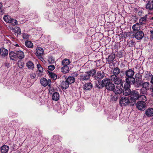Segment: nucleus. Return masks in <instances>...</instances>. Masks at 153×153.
Wrapping results in <instances>:
<instances>
[{
  "label": "nucleus",
  "instance_id": "obj_55",
  "mask_svg": "<svg viewBox=\"0 0 153 153\" xmlns=\"http://www.w3.org/2000/svg\"><path fill=\"white\" fill-rule=\"evenodd\" d=\"M42 55H37L36 56H37L38 58L41 61H42L43 60H44V59L43 58L42 56Z\"/></svg>",
  "mask_w": 153,
  "mask_h": 153
},
{
  "label": "nucleus",
  "instance_id": "obj_3",
  "mask_svg": "<svg viewBox=\"0 0 153 153\" xmlns=\"http://www.w3.org/2000/svg\"><path fill=\"white\" fill-rule=\"evenodd\" d=\"M105 87L108 91H113L115 89V85L111 81L110 79L105 78Z\"/></svg>",
  "mask_w": 153,
  "mask_h": 153
},
{
  "label": "nucleus",
  "instance_id": "obj_58",
  "mask_svg": "<svg viewBox=\"0 0 153 153\" xmlns=\"http://www.w3.org/2000/svg\"><path fill=\"white\" fill-rule=\"evenodd\" d=\"M4 66L7 68H8L9 66V64L8 62H5L4 63Z\"/></svg>",
  "mask_w": 153,
  "mask_h": 153
},
{
  "label": "nucleus",
  "instance_id": "obj_5",
  "mask_svg": "<svg viewBox=\"0 0 153 153\" xmlns=\"http://www.w3.org/2000/svg\"><path fill=\"white\" fill-rule=\"evenodd\" d=\"M143 81L142 78H139L138 77H137L136 79L134 78L131 81L132 85L136 88L142 87Z\"/></svg>",
  "mask_w": 153,
  "mask_h": 153
},
{
  "label": "nucleus",
  "instance_id": "obj_19",
  "mask_svg": "<svg viewBox=\"0 0 153 153\" xmlns=\"http://www.w3.org/2000/svg\"><path fill=\"white\" fill-rule=\"evenodd\" d=\"M9 57L10 59L13 61H15L17 59L16 51V52L11 51L9 53Z\"/></svg>",
  "mask_w": 153,
  "mask_h": 153
},
{
  "label": "nucleus",
  "instance_id": "obj_24",
  "mask_svg": "<svg viewBox=\"0 0 153 153\" xmlns=\"http://www.w3.org/2000/svg\"><path fill=\"white\" fill-rule=\"evenodd\" d=\"M147 15H146L142 17L139 20V22L141 25L146 24L147 22Z\"/></svg>",
  "mask_w": 153,
  "mask_h": 153
},
{
  "label": "nucleus",
  "instance_id": "obj_56",
  "mask_svg": "<svg viewBox=\"0 0 153 153\" xmlns=\"http://www.w3.org/2000/svg\"><path fill=\"white\" fill-rule=\"evenodd\" d=\"M143 13V11L142 10H141L139 11L138 12V14L139 16H141L142 15V14Z\"/></svg>",
  "mask_w": 153,
  "mask_h": 153
},
{
  "label": "nucleus",
  "instance_id": "obj_23",
  "mask_svg": "<svg viewBox=\"0 0 153 153\" xmlns=\"http://www.w3.org/2000/svg\"><path fill=\"white\" fill-rule=\"evenodd\" d=\"M48 87V90L50 94H52L53 93L56 92L57 88H55L54 87L51 86V82H50V85H49Z\"/></svg>",
  "mask_w": 153,
  "mask_h": 153
},
{
  "label": "nucleus",
  "instance_id": "obj_2",
  "mask_svg": "<svg viewBox=\"0 0 153 153\" xmlns=\"http://www.w3.org/2000/svg\"><path fill=\"white\" fill-rule=\"evenodd\" d=\"M131 102L130 100L129 97H121V98L120 99L119 104L121 107L124 106H126L129 104L130 106Z\"/></svg>",
  "mask_w": 153,
  "mask_h": 153
},
{
  "label": "nucleus",
  "instance_id": "obj_27",
  "mask_svg": "<svg viewBox=\"0 0 153 153\" xmlns=\"http://www.w3.org/2000/svg\"><path fill=\"white\" fill-rule=\"evenodd\" d=\"M36 55H43L44 53V51L42 48L40 47H37L36 49Z\"/></svg>",
  "mask_w": 153,
  "mask_h": 153
},
{
  "label": "nucleus",
  "instance_id": "obj_54",
  "mask_svg": "<svg viewBox=\"0 0 153 153\" xmlns=\"http://www.w3.org/2000/svg\"><path fill=\"white\" fill-rule=\"evenodd\" d=\"M135 79H136L137 77H138L139 78H142L141 75L140 74H137L135 75Z\"/></svg>",
  "mask_w": 153,
  "mask_h": 153
},
{
  "label": "nucleus",
  "instance_id": "obj_22",
  "mask_svg": "<svg viewBox=\"0 0 153 153\" xmlns=\"http://www.w3.org/2000/svg\"><path fill=\"white\" fill-rule=\"evenodd\" d=\"M146 115L149 117L153 116V108H148L145 111Z\"/></svg>",
  "mask_w": 153,
  "mask_h": 153
},
{
  "label": "nucleus",
  "instance_id": "obj_63",
  "mask_svg": "<svg viewBox=\"0 0 153 153\" xmlns=\"http://www.w3.org/2000/svg\"><path fill=\"white\" fill-rule=\"evenodd\" d=\"M15 46L16 47H19V45L17 44H16Z\"/></svg>",
  "mask_w": 153,
  "mask_h": 153
},
{
  "label": "nucleus",
  "instance_id": "obj_47",
  "mask_svg": "<svg viewBox=\"0 0 153 153\" xmlns=\"http://www.w3.org/2000/svg\"><path fill=\"white\" fill-rule=\"evenodd\" d=\"M55 66L53 65H50L48 66V69L50 71H53L55 69Z\"/></svg>",
  "mask_w": 153,
  "mask_h": 153
},
{
  "label": "nucleus",
  "instance_id": "obj_35",
  "mask_svg": "<svg viewBox=\"0 0 153 153\" xmlns=\"http://www.w3.org/2000/svg\"><path fill=\"white\" fill-rule=\"evenodd\" d=\"M66 80L69 83V84H71L73 83L75 81V79L73 76H68Z\"/></svg>",
  "mask_w": 153,
  "mask_h": 153
},
{
  "label": "nucleus",
  "instance_id": "obj_16",
  "mask_svg": "<svg viewBox=\"0 0 153 153\" xmlns=\"http://www.w3.org/2000/svg\"><path fill=\"white\" fill-rule=\"evenodd\" d=\"M141 25L137 23L133 25L132 29L134 32L139 31L140 30Z\"/></svg>",
  "mask_w": 153,
  "mask_h": 153
},
{
  "label": "nucleus",
  "instance_id": "obj_40",
  "mask_svg": "<svg viewBox=\"0 0 153 153\" xmlns=\"http://www.w3.org/2000/svg\"><path fill=\"white\" fill-rule=\"evenodd\" d=\"M121 95L115 94L114 95L112 98V100L116 101L118 99L121 98Z\"/></svg>",
  "mask_w": 153,
  "mask_h": 153
},
{
  "label": "nucleus",
  "instance_id": "obj_57",
  "mask_svg": "<svg viewBox=\"0 0 153 153\" xmlns=\"http://www.w3.org/2000/svg\"><path fill=\"white\" fill-rule=\"evenodd\" d=\"M17 31V32L18 33V34H20L21 33V31L20 28V27H18Z\"/></svg>",
  "mask_w": 153,
  "mask_h": 153
},
{
  "label": "nucleus",
  "instance_id": "obj_1",
  "mask_svg": "<svg viewBox=\"0 0 153 153\" xmlns=\"http://www.w3.org/2000/svg\"><path fill=\"white\" fill-rule=\"evenodd\" d=\"M143 94L139 89H135L131 91V92L129 96L131 102V105L132 106H134L136 105V101L137 100H141L146 101V97Z\"/></svg>",
  "mask_w": 153,
  "mask_h": 153
},
{
  "label": "nucleus",
  "instance_id": "obj_4",
  "mask_svg": "<svg viewBox=\"0 0 153 153\" xmlns=\"http://www.w3.org/2000/svg\"><path fill=\"white\" fill-rule=\"evenodd\" d=\"M135 72L132 69H129L126 71L125 79L130 81L133 80L135 78L134 77Z\"/></svg>",
  "mask_w": 153,
  "mask_h": 153
},
{
  "label": "nucleus",
  "instance_id": "obj_45",
  "mask_svg": "<svg viewBox=\"0 0 153 153\" xmlns=\"http://www.w3.org/2000/svg\"><path fill=\"white\" fill-rule=\"evenodd\" d=\"M11 17L8 16H4L3 19L5 22H9L10 19H11Z\"/></svg>",
  "mask_w": 153,
  "mask_h": 153
},
{
  "label": "nucleus",
  "instance_id": "obj_42",
  "mask_svg": "<svg viewBox=\"0 0 153 153\" xmlns=\"http://www.w3.org/2000/svg\"><path fill=\"white\" fill-rule=\"evenodd\" d=\"M48 60L50 64H52L55 62V59L52 56H50L48 58Z\"/></svg>",
  "mask_w": 153,
  "mask_h": 153
},
{
  "label": "nucleus",
  "instance_id": "obj_18",
  "mask_svg": "<svg viewBox=\"0 0 153 153\" xmlns=\"http://www.w3.org/2000/svg\"><path fill=\"white\" fill-rule=\"evenodd\" d=\"M69 83L65 80V81H63L61 82V87L62 90L64 89H66L68 88L69 85Z\"/></svg>",
  "mask_w": 153,
  "mask_h": 153
},
{
  "label": "nucleus",
  "instance_id": "obj_9",
  "mask_svg": "<svg viewBox=\"0 0 153 153\" xmlns=\"http://www.w3.org/2000/svg\"><path fill=\"white\" fill-rule=\"evenodd\" d=\"M110 78L112 81L114 82L115 84H117V85H120L122 82V80L120 79L117 76V75H116L113 74L111 76Z\"/></svg>",
  "mask_w": 153,
  "mask_h": 153
},
{
  "label": "nucleus",
  "instance_id": "obj_28",
  "mask_svg": "<svg viewBox=\"0 0 153 153\" xmlns=\"http://www.w3.org/2000/svg\"><path fill=\"white\" fill-rule=\"evenodd\" d=\"M59 99V94L57 92H54L52 94V99L55 101H58Z\"/></svg>",
  "mask_w": 153,
  "mask_h": 153
},
{
  "label": "nucleus",
  "instance_id": "obj_33",
  "mask_svg": "<svg viewBox=\"0 0 153 153\" xmlns=\"http://www.w3.org/2000/svg\"><path fill=\"white\" fill-rule=\"evenodd\" d=\"M87 72L88 74H89L90 76H94L95 77V76H96V74L97 73V69H93L89 71H87Z\"/></svg>",
  "mask_w": 153,
  "mask_h": 153
},
{
  "label": "nucleus",
  "instance_id": "obj_39",
  "mask_svg": "<svg viewBox=\"0 0 153 153\" xmlns=\"http://www.w3.org/2000/svg\"><path fill=\"white\" fill-rule=\"evenodd\" d=\"M62 139V137H59L58 136L56 135L53 137V141L55 142V143H58Z\"/></svg>",
  "mask_w": 153,
  "mask_h": 153
},
{
  "label": "nucleus",
  "instance_id": "obj_13",
  "mask_svg": "<svg viewBox=\"0 0 153 153\" xmlns=\"http://www.w3.org/2000/svg\"><path fill=\"white\" fill-rule=\"evenodd\" d=\"M142 84V88L140 90L143 94H144L145 93V91H144V89L146 91L149 89L150 83L149 82H144L143 81Z\"/></svg>",
  "mask_w": 153,
  "mask_h": 153
},
{
  "label": "nucleus",
  "instance_id": "obj_53",
  "mask_svg": "<svg viewBox=\"0 0 153 153\" xmlns=\"http://www.w3.org/2000/svg\"><path fill=\"white\" fill-rule=\"evenodd\" d=\"M135 42H134L133 41H131L130 42V45H129L131 47H132L133 46L135 45Z\"/></svg>",
  "mask_w": 153,
  "mask_h": 153
},
{
  "label": "nucleus",
  "instance_id": "obj_32",
  "mask_svg": "<svg viewBox=\"0 0 153 153\" xmlns=\"http://www.w3.org/2000/svg\"><path fill=\"white\" fill-rule=\"evenodd\" d=\"M131 91L130 88L125 89L123 90V95H125L126 96H127L129 95L130 96V95L131 94Z\"/></svg>",
  "mask_w": 153,
  "mask_h": 153
},
{
  "label": "nucleus",
  "instance_id": "obj_43",
  "mask_svg": "<svg viewBox=\"0 0 153 153\" xmlns=\"http://www.w3.org/2000/svg\"><path fill=\"white\" fill-rule=\"evenodd\" d=\"M37 68H38V70L36 71L37 72H41L42 71H43V68L41 66V65L39 63L37 65Z\"/></svg>",
  "mask_w": 153,
  "mask_h": 153
},
{
  "label": "nucleus",
  "instance_id": "obj_7",
  "mask_svg": "<svg viewBox=\"0 0 153 153\" xmlns=\"http://www.w3.org/2000/svg\"><path fill=\"white\" fill-rule=\"evenodd\" d=\"M144 36V32L141 30H140L133 33V36L138 40L142 39Z\"/></svg>",
  "mask_w": 153,
  "mask_h": 153
},
{
  "label": "nucleus",
  "instance_id": "obj_15",
  "mask_svg": "<svg viewBox=\"0 0 153 153\" xmlns=\"http://www.w3.org/2000/svg\"><path fill=\"white\" fill-rule=\"evenodd\" d=\"M105 73L103 71H98L97 72L96 76H95V78L96 79H97L101 80L103 79L105 77Z\"/></svg>",
  "mask_w": 153,
  "mask_h": 153
},
{
  "label": "nucleus",
  "instance_id": "obj_38",
  "mask_svg": "<svg viewBox=\"0 0 153 153\" xmlns=\"http://www.w3.org/2000/svg\"><path fill=\"white\" fill-rule=\"evenodd\" d=\"M69 71V69L68 65L63 66L62 68V71L64 74L68 73Z\"/></svg>",
  "mask_w": 153,
  "mask_h": 153
},
{
  "label": "nucleus",
  "instance_id": "obj_36",
  "mask_svg": "<svg viewBox=\"0 0 153 153\" xmlns=\"http://www.w3.org/2000/svg\"><path fill=\"white\" fill-rule=\"evenodd\" d=\"M25 45L28 48H32L33 47V45L32 42L30 41L27 40L25 43Z\"/></svg>",
  "mask_w": 153,
  "mask_h": 153
},
{
  "label": "nucleus",
  "instance_id": "obj_25",
  "mask_svg": "<svg viewBox=\"0 0 153 153\" xmlns=\"http://www.w3.org/2000/svg\"><path fill=\"white\" fill-rule=\"evenodd\" d=\"M47 72L48 73V75L50 77L53 79V80L56 79L57 76L55 73L48 70H47Z\"/></svg>",
  "mask_w": 153,
  "mask_h": 153
},
{
  "label": "nucleus",
  "instance_id": "obj_8",
  "mask_svg": "<svg viewBox=\"0 0 153 153\" xmlns=\"http://www.w3.org/2000/svg\"><path fill=\"white\" fill-rule=\"evenodd\" d=\"M105 78L102 81L98 80L97 82H96L95 88L98 89H102L105 86Z\"/></svg>",
  "mask_w": 153,
  "mask_h": 153
},
{
  "label": "nucleus",
  "instance_id": "obj_34",
  "mask_svg": "<svg viewBox=\"0 0 153 153\" xmlns=\"http://www.w3.org/2000/svg\"><path fill=\"white\" fill-rule=\"evenodd\" d=\"M1 54L2 57H4L8 55V51L7 49L3 48L1 50Z\"/></svg>",
  "mask_w": 153,
  "mask_h": 153
},
{
  "label": "nucleus",
  "instance_id": "obj_60",
  "mask_svg": "<svg viewBox=\"0 0 153 153\" xmlns=\"http://www.w3.org/2000/svg\"><path fill=\"white\" fill-rule=\"evenodd\" d=\"M4 9H1V10H0V12L2 14H3L4 13Z\"/></svg>",
  "mask_w": 153,
  "mask_h": 153
},
{
  "label": "nucleus",
  "instance_id": "obj_12",
  "mask_svg": "<svg viewBox=\"0 0 153 153\" xmlns=\"http://www.w3.org/2000/svg\"><path fill=\"white\" fill-rule=\"evenodd\" d=\"M80 80L81 81H87L89 80L90 76L89 74H88L87 72H85V74H82L80 75Z\"/></svg>",
  "mask_w": 153,
  "mask_h": 153
},
{
  "label": "nucleus",
  "instance_id": "obj_51",
  "mask_svg": "<svg viewBox=\"0 0 153 153\" xmlns=\"http://www.w3.org/2000/svg\"><path fill=\"white\" fill-rule=\"evenodd\" d=\"M36 73L37 74V76L39 77H41L44 74L43 71H42L41 72H37V71H36Z\"/></svg>",
  "mask_w": 153,
  "mask_h": 153
},
{
  "label": "nucleus",
  "instance_id": "obj_48",
  "mask_svg": "<svg viewBox=\"0 0 153 153\" xmlns=\"http://www.w3.org/2000/svg\"><path fill=\"white\" fill-rule=\"evenodd\" d=\"M119 74L121 77L124 76L125 75L126 76V71L125 72L123 70H120V72Z\"/></svg>",
  "mask_w": 153,
  "mask_h": 153
},
{
  "label": "nucleus",
  "instance_id": "obj_44",
  "mask_svg": "<svg viewBox=\"0 0 153 153\" xmlns=\"http://www.w3.org/2000/svg\"><path fill=\"white\" fill-rule=\"evenodd\" d=\"M145 78H149L152 76V75L150 71H146L145 72Z\"/></svg>",
  "mask_w": 153,
  "mask_h": 153
},
{
  "label": "nucleus",
  "instance_id": "obj_17",
  "mask_svg": "<svg viewBox=\"0 0 153 153\" xmlns=\"http://www.w3.org/2000/svg\"><path fill=\"white\" fill-rule=\"evenodd\" d=\"M93 87V85L92 83L90 82H88L85 83L84 84L83 86V89L86 90H89L91 89Z\"/></svg>",
  "mask_w": 153,
  "mask_h": 153
},
{
  "label": "nucleus",
  "instance_id": "obj_64",
  "mask_svg": "<svg viewBox=\"0 0 153 153\" xmlns=\"http://www.w3.org/2000/svg\"><path fill=\"white\" fill-rule=\"evenodd\" d=\"M1 48H0V54H1Z\"/></svg>",
  "mask_w": 153,
  "mask_h": 153
},
{
  "label": "nucleus",
  "instance_id": "obj_29",
  "mask_svg": "<svg viewBox=\"0 0 153 153\" xmlns=\"http://www.w3.org/2000/svg\"><path fill=\"white\" fill-rule=\"evenodd\" d=\"M116 56L115 54L112 53L109 55L107 58V61L108 62L111 63L115 59Z\"/></svg>",
  "mask_w": 153,
  "mask_h": 153
},
{
  "label": "nucleus",
  "instance_id": "obj_14",
  "mask_svg": "<svg viewBox=\"0 0 153 153\" xmlns=\"http://www.w3.org/2000/svg\"><path fill=\"white\" fill-rule=\"evenodd\" d=\"M120 84V85H118L116 87H115V89L113 91L115 94L120 95L123 92V89Z\"/></svg>",
  "mask_w": 153,
  "mask_h": 153
},
{
  "label": "nucleus",
  "instance_id": "obj_50",
  "mask_svg": "<svg viewBox=\"0 0 153 153\" xmlns=\"http://www.w3.org/2000/svg\"><path fill=\"white\" fill-rule=\"evenodd\" d=\"M127 34L126 32H125L123 34H121V37L122 38H125L127 36Z\"/></svg>",
  "mask_w": 153,
  "mask_h": 153
},
{
  "label": "nucleus",
  "instance_id": "obj_41",
  "mask_svg": "<svg viewBox=\"0 0 153 153\" xmlns=\"http://www.w3.org/2000/svg\"><path fill=\"white\" fill-rule=\"evenodd\" d=\"M8 23H11L13 26H14L17 25V21L16 20L13 19V18H11V19L10 20L9 22Z\"/></svg>",
  "mask_w": 153,
  "mask_h": 153
},
{
  "label": "nucleus",
  "instance_id": "obj_6",
  "mask_svg": "<svg viewBox=\"0 0 153 153\" xmlns=\"http://www.w3.org/2000/svg\"><path fill=\"white\" fill-rule=\"evenodd\" d=\"M144 100L138 101L136 104V107L140 110L143 111L146 109V104Z\"/></svg>",
  "mask_w": 153,
  "mask_h": 153
},
{
  "label": "nucleus",
  "instance_id": "obj_37",
  "mask_svg": "<svg viewBox=\"0 0 153 153\" xmlns=\"http://www.w3.org/2000/svg\"><path fill=\"white\" fill-rule=\"evenodd\" d=\"M70 61L68 59H65L62 62V65L63 66L68 65L70 63Z\"/></svg>",
  "mask_w": 153,
  "mask_h": 153
},
{
  "label": "nucleus",
  "instance_id": "obj_46",
  "mask_svg": "<svg viewBox=\"0 0 153 153\" xmlns=\"http://www.w3.org/2000/svg\"><path fill=\"white\" fill-rule=\"evenodd\" d=\"M30 35L26 33H23L22 37L23 39H29Z\"/></svg>",
  "mask_w": 153,
  "mask_h": 153
},
{
  "label": "nucleus",
  "instance_id": "obj_59",
  "mask_svg": "<svg viewBox=\"0 0 153 153\" xmlns=\"http://www.w3.org/2000/svg\"><path fill=\"white\" fill-rule=\"evenodd\" d=\"M150 32L151 33V38L153 39V30H151Z\"/></svg>",
  "mask_w": 153,
  "mask_h": 153
},
{
  "label": "nucleus",
  "instance_id": "obj_61",
  "mask_svg": "<svg viewBox=\"0 0 153 153\" xmlns=\"http://www.w3.org/2000/svg\"><path fill=\"white\" fill-rule=\"evenodd\" d=\"M150 82L153 85V75H152V76Z\"/></svg>",
  "mask_w": 153,
  "mask_h": 153
},
{
  "label": "nucleus",
  "instance_id": "obj_62",
  "mask_svg": "<svg viewBox=\"0 0 153 153\" xmlns=\"http://www.w3.org/2000/svg\"><path fill=\"white\" fill-rule=\"evenodd\" d=\"M2 3L0 2V10H1V9H2Z\"/></svg>",
  "mask_w": 153,
  "mask_h": 153
},
{
  "label": "nucleus",
  "instance_id": "obj_21",
  "mask_svg": "<svg viewBox=\"0 0 153 153\" xmlns=\"http://www.w3.org/2000/svg\"><path fill=\"white\" fill-rule=\"evenodd\" d=\"M146 8L150 11L153 10V0H150L148 1Z\"/></svg>",
  "mask_w": 153,
  "mask_h": 153
},
{
  "label": "nucleus",
  "instance_id": "obj_10",
  "mask_svg": "<svg viewBox=\"0 0 153 153\" xmlns=\"http://www.w3.org/2000/svg\"><path fill=\"white\" fill-rule=\"evenodd\" d=\"M40 82L43 87H46L47 85L48 86L50 85V82H51L50 79L48 80L46 78L43 77L40 79Z\"/></svg>",
  "mask_w": 153,
  "mask_h": 153
},
{
  "label": "nucleus",
  "instance_id": "obj_26",
  "mask_svg": "<svg viewBox=\"0 0 153 153\" xmlns=\"http://www.w3.org/2000/svg\"><path fill=\"white\" fill-rule=\"evenodd\" d=\"M120 68L117 67L112 68L111 71L113 73V74L118 75L120 73Z\"/></svg>",
  "mask_w": 153,
  "mask_h": 153
},
{
  "label": "nucleus",
  "instance_id": "obj_20",
  "mask_svg": "<svg viewBox=\"0 0 153 153\" xmlns=\"http://www.w3.org/2000/svg\"><path fill=\"white\" fill-rule=\"evenodd\" d=\"M17 58L22 59L25 57L24 53L21 50L17 51H16Z\"/></svg>",
  "mask_w": 153,
  "mask_h": 153
},
{
  "label": "nucleus",
  "instance_id": "obj_52",
  "mask_svg": "<svg viewBox=\"0 0 153 153\" xmlns=\"http://www.w3.org/2000/svg\"><path fill=\"white\" fill-rule=\"evenodd\" d=\"M19 67L22 68L24 66V64L23 62H20V63H19Z\"/></svg>",
  "mask_w": 153,
  "mask_h": 153
},
{
  "label": "nucleus",
  "instance_id": "obj_49",
  "mask_svg": "<svg viewBox=\"0 0 153 153\" xmlns=\"http://www.w3.org/2000/svg\"><path fill=\"white\" fill-rule=\"evenodd\" d=\"M30 76L31 79H34L36 78V75L35 73H32L30 74Z\"/></svg>",
  "mask_w": 153,
  "mask_h": 153
},
{
  "label": "nucleus",
  "instance_id": "obj_30",
  "mask_svg": "<svg viewBox=\"0 0 153 153\" xmlns=\"http://www.w3.org/2000/svg\"><path fill=\"white\" fill-rule=\"evenodd\" d=\"M9 149L8 146L6 145H3L0 149V150L1 153H7Z\"/></svg>",
  "mask_w": 153,
  "mask_h": 153
},
{
  "label": "nucleus",
  "instance_id": "obj_31",
  "mask_svg": "<svg viewBox=\"0 0 153 153\" xmlns=\"http://www.w3.org/2000/svg\"><path fill=\"white\" fill-rule=\"evenodd\" d=\"M26 66L29 70H33L34 68V64L31 61H29L27 62Z\"/></svg>",
  "mask_w": 153,
  "mask_h": 153
},
{
  "label": "nucleus",
  "instance_id": "obj_11",
  "mask_svg": "<svg viewBox=\"0 0 153 153\" xmlns=\"http://www.w3.org/2000/svg\"><path fill=\"white\" fill-rule=\"evenodd\" d=\"M126 82L123 85V83L122 82L120 84L121 87L123 88V89H129L130 88L131 85H132L131 81L125 79Z\"/></svg>",
  "mask_w": 153,
  "mask_h": 153
}]
</instances>
